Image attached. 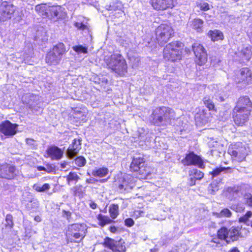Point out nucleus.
Returning <instances> with one entry per match:
<instances>
[{
	"label": "nucleus",
	"instance_id": "obj_1",
	"mask_svg": "<svg viewBox=\"0 0 252 252\" xmlns=\"http://www.w3.org/2000/svg\"><path fill=\"white\" fill-rule=\"evenodd\" d=\"M175 118V112L171 108L162 106L156 108L150 116V122L157 126H165Z\"/></svg>",
	"mask_w": 252,
	"mask_h": 252
},
{
	"label": "nucleus",
	"instance_id": "obj_2",
	"mask_svg": "<svg viewBox=\"0 0 252 252\" xmlns=\"http://www.w3.org/2000/svg\"><path fill=\"white\" fill-rule=\"evenodd\" d=\"M108 67L117 74L123 76L127 72V66L125 58L121 54L111 55L106 62Z\"/></svg>",
	"mask_w": 252,
	"mask_h": 252
},
{
	"label": "nucleus",
	"instance_id": "obj_3",
	"mask_svg": "<svg viewBox=\"0 0 252 252\" xmlns=\"http://www.w3.org/2000/svg\"><path fill=\"white\" fill-rule=\"evenodd\" d=\"M87 233V226L84 223H74L69 225L66 230L67 238L73 237L75 240L70 239L71 242L80 243L85 238Z\"/></svg>",
	"mask_w": 252,
	"mask_h": 252
},
{
	"label": "nucleus",
	"instance_id": "obj_4",
	"mask_svg": "<svg viewBox=\"0 0 252 252\" xmlns=\"http://www.w3.org/2000/svg\"><path fill=\"white\" fill-rule=\"evenodd\" d=\"M181 45V43L177 41L167 44L163 50L164 59L172 62L180 60L181 58V52L180 49Z\"/></svg>",
	"mask_w": 252,
	"mask_h": 252
},
{
	"label": "nucleus",
	"instance_id": "obj_5",
	"mask_svg": "<svg viewBox=\"0 0 252 252\" xmlns=\"http://www.w3.org/2000/svg\"><path fill=\"white\" fill-rule=\"evenodd\" d=\"M171 26L167 24H161L156 30V39L161 46L167 43L173 34Z\"/></svg>",
	"mask_w": 252,
	"mask_h": 252
},
{
	"label": "nucleus",
	"instance_id": "obj_6",
	"mask_svg": "<svg viewBox=\"0 0 252 252\" xmlns=\"http://www.w3.org/2000/svg\"><path fill=\"white\" fill-rule=\"evenodd\" d=\"M65 52L64 45L59 43L48 52L46 57V62L50 65H56L60 62L62 55Z\"/></svg>",
	"mask_w": 252,
	"mask_h": 252
},
{
	"label": "nucleus",
	"instance_id": "obj_7",
	"mask_svg": "<svg viewBox=\"0 0 252 252\" xmlns=\"http://www.w3.org/2000/svg\"><path fill=\"white\" fill-rule=\"evenodd\" d=\"M130 168L134 172H138L141 178H147L150 174L149 168L145 166L144 158L139 156L133 157Z\"/></svg>",
	"mask_w": 252,
	"mask_h": 252
},
{
	"label": "nucleus",
	"instance_id": "obj_8",
	"mask_svg": "<svg viewBox=\"0 0 252 252\" xmlns=\"http://www.w3.org/2000/svg\"><path fill=\"white\" fill-rule=\"evenodd\" d=\"M19 174V170L15 165L7 163L0 164V178L12 180Z\"/></svg>",
	"mask_w": 252,
	"mask_h": 252
},
{
	"label": "nucleus",
	"instance_id": "obj_9",
	"mask_svg": "<svg viewBox=\"0 0 252 252\" xmlns=\"http://www.w3.org/2000/svg\"><path fill=\"white\" fill-rule=\"evenodd\" d=\"M124 243L122 239L116 241L109 237H106L104 240L103 245L114 252H125L126 247L123 245Z\"/></svg>",
	"mask_w": 252,
	"mask_h": 252
},
{
	"label": "nucleus",
	"instance_id": "obj_10",
	"mask_svg": "<svg viewBox=\"0 0 252 252\" xmlns=\"http://www.w3.org/2000/svg\"><path fill=\"white\" fill-rule=\"evenodd\" d=\"M15 10V7L7 1L2 2L0 5V21H6L10 19Z\"/></svg>",
	"mask_w": 252,
	"mask_h": 252
},
{
	"label": "nucleus",
	"instance_id": "obj_11",
	"mask_svg": "<svg viewBox=\"0 0 252 252\" xmlns=\"http://www.w3.org/2000/svg\"><path fill=\"white\" fill-rule=\"evenodd\" d=\"M192 49L196 57V62L199 65H202L207 61V55L203 46L198 43H194Z\"/></svg>",
	"mask_w": 252,
	"mask_h": 252
},
{
	"label": "nucleus",
	"instance_id": "obj_12",
	"mask_svg": "<svg viewBox=\"0 0 252 252\" xmlns=\"http://www.w3.org/2000/svg\"><path fill=\"white\" fill-rule=\"evenodd\" d=\"M250 112L249 110L244 109L242 110L239 109L237 111L234 108L232 112V116L236 125L238 126H243L248 120Z\"/></svg>",
	"mask_w": 252,
	"mask_h": 252
},
{
	"label": "nucleus",
	"instance_id": "obj_13",
	"mask_svg": "<svg viewBox=\"0 0 252 252\" xmlns=\"http://www.w3.org/2000/svg\"><path fill=\"white\" fill-rule=\"evenodd\" d=\"M184 165H197L199 168H202L203 163L200 157L195 155L193 152L187 154L185 158L182 160Z\"/></svg>",
	"mask_w": 252,
	"mask_h": 252
},
{
	"label": "nucleus",
	"instance_id": "obj_14",
	"mask_svg": "<svg viewBox=\"0 0 252 252\" xmlns=\"http://www.w3.org/2000/svg\"><path fill=\"white\" fill-rule=\"evenodd\" d=\"M18 125L12 124L9 121H5L0 124V132L7 136H12L17 133Z\"/></svg>",
	"mask_w": 252,
	"mask_h": 252
},
{
	"label": "nucleus",
	"instance_id": "obj_15",
	"mask_svg": "<svg viewBox=\"0 0 252 252\" xmlns=\"http://www.w3.org/2000/svg\"><path fill=\"white\" fill-rule=\"evenodd\" d=\"M134 187V179L129 175H126L123 179V182L119 186L121 192H129Z\"/></svg>",
	"mask_w": 252,
	"mask_h": 252
},
{
	"label": "nucleus",
	"instance_id": "obj_16",
	"mask_svg": "<svg viewBox=\"0 0 252 252\" xmlns=\"http://www.w3.org/2000/svg\"><path fill=\"white\" fill-rule=\"evenodd\" d=\"M175 0H151L152 4L154 9L164 10L174 6Z\"/></svg>",
	"mask_w": 252,
	"mask_h": 252
},
{
	"label": "nucleus",
	"instance_id": "obj_17",
	"mask_svg": "<svg viewBox=\"0 0 252 252\" xmlns=\"http://www.w3.org/2000/svg\"><path fill=\"white\" fill-rule=\"evenodd\" d=\"M252 105V103L249 97L247 96H243L239 98L237 104L234 108L236 111L239 109L242 110L246 109L249 110V112H251Z\"/></svg>",
	"mask_w": 252,
	"mask_h": 252
},
{
	"label": "nucleus",
	"instance_id": "obj_18",
	"mask_svg": "<svg viewBox=\"0 0 252 252\" xmlns=\"http://www.w3.org/2000/svg\"><path fill=\"white\" fill-rule=\"evenodd\" d=\"M81 148V140L74 139L66 151V154L69 158H73L77 155Z\"/></svg>",
	"mask_w": 252,
	"mask_h": 252
},
{
	"label": "nucleus",
	"instance_id": "obj_19",
	"mask_svg": "<svg viewBox=\"0 0 252 252\" xmlns=\"http://www.w3.org/2000/svg\"><path fill=\"white\" fill-rule=\"evenodd\" d=\"M47 154L53 160H59L63 156V152L59 147L52 146L47 150Z\"/></svg>",
	"mask_w": 252,
	"mask_h": 252
},
{
	"label": "nucleus",
	"instance_id": "obj_20",
	"mask_svg": "<svg viewBox=\"0 0 252 252\" xmlns=\"http://www.w3.org/2000/svg\"><path fill=\"white\" fill-rule=\"evenodd\" d=\"M239 82H244L246 84H249L252 80V72L248 68H243L240 70L239 75Z\"/></svg>",
	"mask_w": 252,
	"mask_h": 252
},
{
	"label": "nucleus",
	"instance_id": "obj_21",
	"mask_svg": "<svg viewBox=\"0 0 252 252\" xmlns=\"http://www.w3.org/2000/svg\"><path fill=\"white\" fill-rule=\"evenodd\" d=\"M38 99V96L32 94H26L23 96V101L29 105L30 108L32 109L36 104L35 101Z\"/></svg>",
	"mask_w": 252,
	"mask_h": 252
},
{
	"label": "nucleus",
	"instance_id": "obj_22",
	"mask_svg": "<svg viewBox=\"0 0 252 252\" xmlns=\"http://www.w3.org/2000/svg\"><path fill=\"white\" fill-rule=\"evenodd\" d=\"M240 191V188L238 187H228L226 190L227 197L230 200L235 199L239 196Z\"/></svg>",
	"mask_w": 252,
	"mask_h": 252
},
{
	"label": "nucleus",
	"instance_id": "obj_23",
	"mask_svg": "<svg viewBox=\"0 0 252 252\" xmlns=\"http://www.w3.org/2000/svg\"><path fill=\"white\" fill-rule=\"evenodd\" d=\"M50 11L51 14L57 18H64L65 16L64 9L61 6H53Z\"/></svg>",
	"mask_w": 252,
	"mask_h": 252
},
{
	"label": "nucleus",
	"instance_id": "obj_24",
	"mask_svg": "<svg viewBox=\"0 0 252 252\" xmlns=\"http://www.w3.org/2000/svg\"><path fill=\"white\" fill-rule=\"evenodd\" d=\"M246 150L242 149L238 150L229 151L230 154L233 157L236 158V160L240 162L243 161L246 158Z\"/></svg>",
	"mask_w": 252,
	"mask_h": 252
},
{
	"label": "nucleus",
	"instance_id": "obj_25",
	"mask_svg": "<svg viewBox=\"0 0 252 252\" xmlns=\"http://www.w3.org/2000/svg\"><path fill=\"white\" fill-rule=\"evenodd\" d=\"M208 36L211 38V40L213 41L222 40L223 39L222 32L218 30L209 31L208 32Z\"/></svg>",
	"mask_w": 252,
	"mask_h": 252
},
{
	"label": "nucleus",
	"instance_id": "obj_26",
	"mask_svg": "<svg viewBox=\"0 0 252 252\" xmlns=\"http://www.w3.org/2000/svg\"><path fill=\"white\" fill-rule=\"evenodd\" d=\"M203 21L201 19L196 18L189 22V26L197 31L198 32L202 31Z\"/></svg>",
	"mask_w": 252,
	"mask_h": 252
},
{
	"label": "nucleus",
	"instance_id": "obj_27",
	"mask_svg": "<svg viewBox=\"0 0 252 252\" xmlns=\"http://www.w3.org/2000/svg\"><path fill=\"white\" fill-rule=\"evenodd\" d=\"M13 217L10 214H7L6 216L3 225L4 226L2 227V229L5 231H9L11 229L13 226Z\"/></svg>",
	"mask_w": 252,
	"mask_h": 252
},
{
	"label": "nucleus",
	"instance_id": "obj_28",
	"mask_svg": "<svg viewBox=\"0 0 252 252\" xmlns=\"http://www.w3.org/2000/svg\"><path fill=\"white\" fill-rule=\"evenodd\" d=\"M228 230L225 227H222L218 231V237L219 239L224 240L227 243H230V240L228 239Z\"/></svg>",
	"mask_w": 252,
	"mask_h": 252
},
{
	"label": "nucleus",
	"instance_id": "obj_29",
	"mask_svg": "<svg viewBox=\"0 0 252 252\" xmlns=\"http://www.w3.org/2000/svg\"><path fill=\"white\" fill-rule=\"evenodd\" d=\"M97 219L99 221V225L101 227H103L105 225L110 224L113 222V220L110 219L109 217L100 214L97 215Z\"/></svg>",
	"mask_w": 252,
	"mask_h": 252
},
{
	"label": "nucleus",
	"instance_id": "obj_30",
	"mask_svg": "<svg viewBox=\"0 0 252 252\" xmlns=\"http://www.w3.org/2000/svg\"><path fill=\"white\" fill-rule=\"evenodd\" d=\"M238 237L239 231L237 228L232 227L229 229L228 232V239L230 240V242L237 240Z\"/></svg>",
	"mask_w": 252,
	"mask_h": 252
},
{
	"label": "nucleus",
	"instance_id": "obj_31",
	"mask_svg": "<svg viewBox=\"0 0 252 252\" xmlns=\"http://www.w3.org/2000/svg\"><path fill=\"white\" fill-rule=\"evenodd\" d=\"M241 55L247 60H249L252 56V52L249 46H243L241 50Z\"/></svg>",
	"mask_w": 252,
	"mask_h": 252
},
{
	"label": "nucleus",
	"instance_id": "obj_32",
	"mask_svg": "<svg viewBox=\"0 0 252 252\" xmlns=\"http://www.w3.org/2000/svg\"><path fill=\"white\" fill-rule=\"evenodd\" d=\"M119 207L118 204H113L110 205L109 212L112 219H116L119 215Z\"/></svg>",
	"mask_w": 252,
	"mask_h": 252
},
{
	"label": "nucleus",
	"instance_id": "obj_33",
	"mask_svg": "<svg viewBox=\"0 0 252 252\" xmlns=\"http://www.w3.org/2000/svg\"><path fill=\"white\" fill-rule=\"evenodd\" d=\"M108 170L107 168L102 167L93 170L92 175L95 177H103L108 173Z\"/></svg>",
	"mask_w": 252,
	"mask_h": 252
},
{
	"label": "nucleus",
	"instance_id": "obj_34",
	"mask_svg": "<svg viewBox=\"0 0 252 252\" xmlns=\"http://www.w3.org/2000/svg\"><path fill=\"white\" fill-rule=\"evenodd\" d=\"M189 176L200 180L203 177L204 173L197 169H193L189 171Z\"/></svg>",
	"mask_w": 252,
	"mask_h": 252
},
{
	"label": "nucleus",
	"instance_id": "obj_35",
	"mask_svg": "<svg viewBox=\"0 0 252 252\" xmlns=\"http://www.w3.org/2000/svg\"><path fill=\"white\" fill-rule=\"evenodd\" d=\"M79 179L80 177L75 172H69L66 176V180L68 185H70L71 183L75 184Z\"/></svg>",
	"mask_w": 252,
	"mask_h": 252
},
{
	"label": "nucleus",
	"instance_id": "obj_36",
	"mask_svg": "<svg viewBox=\"0 0 252 252\" xmlns=\"http://www.w3.org/2000/svg\"><path fill=\"white\" fill-rule=\"evenodd\" d=\"M213 215L217 218H230L232 216V213L228 208H224L219 213H214Z\"/></svg>",
	"mask_w": 252,
	"mask_h": 252
},
{
	"label": "nucleus",
	"instance_id": "obj_37",
	"mask_svg": "<svg viewBox=\"0 0 252 252\" xmlns=\"http://www.w3.org/2000/svg\"><path fill=\"white\" fill-rule=\"evenodd\" d=\"M33 189L38 192H42L49 190L50 189V186L47 183H45L42 185L34 184L33 186Z\"/></svg>",
	"mask_w": 252,
	"mask_h": 252
},
{
	"label": "nucleus",
	"instance_id": "obj_38",
	"mask_svg": "<svg viewBox=\"0 0 252 252\" xmlns=\"http://www.w3.org/2000/svg\"><path fill=\"white\" fill-rule=\"evenodd\" d=\"M203 101L204 105L209 109V110H213L214 108V104L209 97H204L203 99Z\"/></svg>",
	"mask_w": 252,
	"mask_h": 252
},
{
	"label": "nucleus",
	"instance_id": "obj_39",
	"mask_svg": "<svg viewBox=\"0 0 252 252\" xmlns=\"http://www.w3.org/2000/svg\"><path fill=\"white\" fill-rule=\"evenodd\" d=\"M72 48L78 54H86L88 52L87 47L81 45L74 46Z\"/></svg>",
	"mask_w": 252,
	"mask_h": 252
},
{
	"label": "nucleus",
	"instance_id": "obj_40",
	"mask_svg": "<svg viewBox=\"0 0 252 252\" xmlns=\"http://www.w3.org/2000/svg\"><path fill=\"white\" fill-rule=\"evenodd\" d=\"M86 163V159L82 156L77 157L75 159V163L78 166L83 167Z\"/></svg>",
	"mask_w": 252,
	"mask_h": 252
},
{
	"label": "nucleus",
	"instance_id": "obj_41",
	"mask_svg": "<svg viewBox=\"0 0 252 252\" xmlns=\"http://www.w3.org/2000/svg\"><path fill=\"white\" fill-rule=\"evenodd\" d=\"M108 8L107 9L108 10H116L117 9H121L122 7V4L121 2L119 1H117L116 2L112 3L110 4L109 6H107Z\"/></svg>",
	"mask_w": 252,
	"mask_h": 252
},
{
	"label": "nucleus",
	"instance_id": "obj_42",
	"mask_svg": "<svg viewBox=\"0 0 252 252\" xmlns=\"http://www.w3.org/2000/svg\"><path fill=\"white\" fill-rule=\"evenodd\" d=\"M38 206V203L36 200H31L30 202L27 203L26 208L28 210H30L33 208H36Z\"/></svg>",
	"mask_w": 252,
	"mask_h": 252
},
{
	"label": "nucleus",
	"instance_id": "obj_43",
	"mask_svg": "<svg viewBox=\"0 0 252 252\" xmlns=\"http://www.w3.org/2000/svg\"><path fill=\"white\" fill-rule=\"evenodd\" d=\"M227 169V168L219 167L214 169L210 173L212 174L213 177L218 176L221 172L224 171Z\"/></svg>",
	"mask_w": 252,
	"mask_h": 252
},
{
	"label": "nucleus",
	"instance_id": "obj_44",
	"mask_svg": "<svg viewBox=\"0 0 252 252\" xmlns=\"http://www.w3.org/2000/svg\"><path fill=\"white\" fill-rule=\"evenodd\" d=\"M244 197L246 204L249 206L252 207V194L247 193L244 195Z\"/></svg>",
	"mask_w": 252,
	"mask_h": 252
},
{
	"label": "nucleus",
	"instance_id": "obj_45",
	"mask_svg": "<svg viewBox=\"0 0 252 252\" xmlns=\"http://www.w3.org/2000/svg\"><path fill=\"white\" fill-rule=\"evenodd\" d=\"M35 10L40 15H43L45 12V6L44 4L37 5L35 7Z\"/></svg>",
	"mask_w": 252,
	"mask_h": 252
},
{
	"label": "nucleus",
	"instance_id": "obj_46",
	"mask_svg": "<svg viewBox=\"0 0 252 252\" xmlns=\"http://www.w3.org/2000/svg\"><path fill=\"white\" fill-rule=\"evenodd\" d=\"M230 208L237 212H240L243 211L245 208L239 204H233L231 206Z\"/></svg>",
	"mask_w": 252,
	"mask_h": 252
},
{
	"label": "nucleus",
	"instance_id": "obj_47",
	"mask_svg": "<svg viewBox=\"0 0 252 252\" xmlns=\"http://www.w3.org/2000/svg\"><path fill=\"white\" fill-rule=\"evenodd\" d=\"M144 214L145 213L142 210H135L133 212V214L131 215V216L135 219H137L140 217H143Z\"/></svg>",
	"mask_w": 252,
	"mask_h": 252
},
{
	"label": "nucleus",
	"instance_id": "obj_48",
	"mask_svg": "<svg viewBox=\"0 0 252 252\" xmlns=\"http://www.w3.org/2000/svg\"><path fill=\"white\" fill-rule=\"evenodd\" d=\"M75 26L78 29L82 31L88 30L87 26L86 25L83 24L82 23L76 22L75 24Z\"/></svg>",
	"mask_w": 252,
	"mask_h": 252
},
{
	"label": "nucleus",
	"instance_id": "obj_49",
	"mask_svg": "<svg viewBox=\"0 0 252 252\" xmlns=\"http://www.w3.org/2000/svg\"><path fill=\"white\" fill-rule=\"evenodd\" d=\"M134 224V221L131 218H127L125 220V225L127 227H131Z\"/></svg>",
	"mask_w": 252,
	"mask_h": 252
},
{
	"label": "nucleus",
	"instance_id": "obj_50",
	"mask_svg": "<svg viewBox=\"0 0 252 252\" xmlns=\"http://www.w3.org/2000/svg\"><path fill=\"white\" fill-rule=\"evenodd\" d=\"M200 9L203 11H207L210 9L209 5L206 3L204 2L199 4Z\"/></svg>",
	"mask_w": 252,
	"mask_h": 252
},
{
	"label": "nucleus",
	"instance_id": "obj_51",
	"mask_svg": "<svg viewBox=\"0 0 252 252\" xmlns=\"http://www.w3.org/2000/svg\"><path fill=\"white\" fill-rule=\"evenodd\" d=\"M216 98L220 101H223L225 99V98L226 97V95H223V94H220L217 93L215 94Z\"/></svg>",
	"mask_w": 252,
	"mask_h": 252
},
{
	"label": "nucleus",
	"instance_id": "obj_52",
	"mask_svg": "<svg viewBox=\"0 0 252 252\" xmlns=\"http://www.w3.org/2000/svg\"><path fill=\"white\" fill-rule=\"evenodd\" d=\"M63 216L66 218V219L69 220L71 216V213L70 211H67L65 210H63Z\"/></svg>",
	"mask_w": 252,
	"mask_h": 252
},
{
	"label": "nucleus",
	"instance_id": "obj_53",
	"mask_svg": "<svg viewBox=\"0 0 252 252\" xmlns=\"http://www.w3.org/2000/svg\"><path fill=\"white\" fill-rule=\"evenodd\" d=\"M248 220L249 219L245 215L241 217L239 219V222L245 223H246Z\"/></svg>",
	"mask_w": 252,
	"mask_h": 252
},
{
	"label": "nucleus",
	"instance_id": "obj_54",
	"mask_svg": "<svg viewBox=\"0 0 252 252\" xmlns=\"http://www.w3.org/2000/svg\"><path fill=\"white\" fill-rule=\"evenodd\" d=\"M196 179L193 178L192 177H190L189 179V184L190 186H192L195 185Z\"/></svg>",
	"mask_w": 252,
	"mask_h": 252
},
{
	"label": "nucleus",
	"instance_id": "obj_55",
	"mask_svg": "<svg viewBox=\"0 0 252 252\" xmlns=\"http://www.w3.org/2000/svg\"><path fill=\"white\" fill-rule=\"evenodd\" d=\"M26 142L29 145L33 146V147L35 146V141L32 139H27Z\"/></svg>",
	"mask_w": 252,
	"mask_h": 252
},
{
	"label": "nucleus",
	"instance_id": "obj_56",
	"mask_svg": "<svg viewBox=\"0 0 252 252\" xmlns=\"http://www.w3.org/2000/svg\"><path fill=\"white\" fill-rule=\"evenodd\" d=\"M90 207L93 209H95L97 207V204L92 201H91L89 203Z\"/></svg>",
	"mask_w": 252,
	"mask_h": 252
},
{
	"label": "nucleus",
	"instance_id": "obj_57",
	"mask_svg": "<svg viewBox=\"0 0 252 252\" xmlns=\"http://www.w3.org/2000/svg\"><path fill=\"white\" fill-rule=\"evenodd\" d=\"M54 170V169L51 166H47V168H46L45 171L48 173H51V172H53Z\"/></svg>",
	"mask_w": 252,
	"mask_h": 252
},
{
	"label": "nucleus",
	"instance_id": "obj_58",
	"mask_svg": "<svg viewBox=\"0 0 252 252\" xmlns=\"http://www.w3.org/2000/svg\"><path fill=\"white\" fill-rule=\"evenodd\" d=\"M109 230L111 232L115 233L117 230V228L115 226H111L110 227Z\"/></svg>",
	"mask_w": 252,
	"mask_h": 252
},
{
	"label": "nucleus",
	"instance_id": "obj_59",
	"mask_svg": "<svg viewBox=\"0 0 252 252\" xmlns=\"http://www.w3.org/2000/svg\"><path fill=\"white\" fill-rule=\"evenodd\" d=\"M78 187H77V186H76V187H74V188L72 189V190H73V192H74V193H73V194H74V195H75V196L77 195V194H78Z\"/></svg>",
	"mask_w": 252,
	"mask_h": 252
},
{
	"label": "nucleus",
	"instance_id": "obj_60",
	"mask_svg": "<svg viewBox=\"0 0 252 252\" xmlns=\"http://www.w3.org/2000/svg\"><path fill=\"white\" fill-rule=\"evenodd\" d=\"M37 169L38 171H45L46 170V168L42 166H38L37 167Z\"/></svg>",
	"mask_w": 252,
	"mask_h": 252
},
{
	"label": "nucleus",
	"instance_id": "obj_61",
	"mask_svg": "<svg viewBox=\"0 0 252 252\" xmlns=\"http://www.w3.org/2000/svg\"><path fill=\"white\" fill-rule=\"evenodd\" d=\"M245 215L249 219L252 216V212L251 211H248Z\"/></svg>",
	"mask_w": 252,
	"mask_h": 252
},
{
	"label": "nucleus",
	"instance_id": "obj_62",
	"mask_svg": "<svg viewBox=\"0 0 252 252\" xmlns=\"http://www.w3.org/2000/svg\"><path fill=\"white\" fill-rule=\"evenodd\" d=\"M67 165V162H64L63 163H61L60 167L62 169H64L66 168V166Z\"/></svg>",
	"mask_w": 252,
	"mask_h": 252
},
{
	"label": "nucleus",
	"instance_id": "obj_63",
	"mask_svg": "<svg viewBox=\"0 0 252 252\" xmlns=\"http://www.w3.org/2000/svg\"><path fill=\"white\" fill-rule=\"evenodd\" d=\"M93 181H94V179H89L86 180V182L88 184L92 183Z\"/></svg>",
	"mask_w": 252,
	"mask_h": 252
},
{
	"label": "nucleus",
	"instance_id": "obj_64",
	"mask_svg": "<svg viewBox=\"0 0 252 252\" xmlns=\"http://www.w3.org/2000/svg\"><path fill=\"white\" fill-rule=\"evenodd\" d=\"M229 252H240L236 248H234Z\"/></svg>",
	"mask_w": 252,
	"mask_h": 252
}]
</instances>
